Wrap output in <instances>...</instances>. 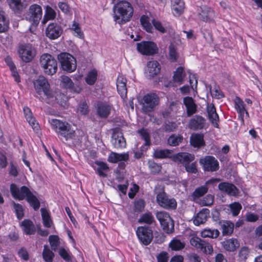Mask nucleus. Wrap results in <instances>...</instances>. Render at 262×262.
<instances>
[{"label": "nucleus", "mask_w": 262, "mask_h": 262, "mask_svg": "<svg viewBox=\"0 0 262 262\" xmlns=\"http://www.w3.org/2000/svg\"><path fill=\"white\" fill-rule=\"evenodd\" d=\"M60 136L64 138L66 141L72 139L75 137V129L71 124L68 122V125H66Z\"/></svg>", "instance_id": "32"}, {"label": "nucleus", "mask_w": 262, "mask_h": 262, "mask_svg": "<svg viewBox=\"0 0 262 262\" xmlns=\"http://www.w3.org/2000/svg\"><path fill=\"white\" fill-rule=\"evenodd\" d=\"M169 55L170 59L172 61H175L177 58V52L176 46L171 43L169 47Z\"/></svg>", "instance_id": "56"}, {"label": "nucleus", "mask_w": 262, "mask_h": 262, "mask_svg": "<svg viewBox=\"0 0 262 262\" xmlns=\"http://www.w3.org/2000/svg\"><path fill=\"white\" fill-rule=\"evenodd\" d=\"M157 201L160 206L167 209H174L177 206V203L175 199L169 198L164 191H162L157 194Z\"/></svg>", "instance_id": "12"}, {"label": "nucleus", "mask_w": 262, "mask_h": 262, "mask_svg": "<svg viewBox=\"0 0 262 262\" xmlns=\"http://www.w3.org/2000/svg\"><path fill=\"white\" fill-rule=\"evenodd\" d=\"M113 108L112 105L105 102H99L97 105V114L101 118H106Z\"/></svg>", "instance_id": "17"}, {"label": "nucleus", "mask_w": 262, "mask_h": 262, "mask_svg": "<svg viewBox=\"0 0 262 262\" xmlns=\"http://www.w3.org/2000/svg\"><path fill=\"white\" fill-rule=\"evenodd\" d=\"M223 234H230L233 231L234 224L229 221H224L221 222Z\"/></svg>", "instance_id": "40"}, {"label": "nucleus", "mask_w": 262, "mask_h": 262, "mask_svg": "<svg viewBox=\"0 0 262 262\" xmlns=\"http://www.w3.org/2000/svg\"><path fill=\"white\" fill-rule=\"evenodd\" d=\"M154 239L155 244H162L165 240V236L162 233H156Z\"/></svg>", "instance_id": "63"}, {"label": "nucleus", "mask_w": 262, "mask_h": 262, "mask_svg": "<svg viewBox=\"0 0 262 262\" xmlns=\"http://www.w3.org/2000/svg\"><path fill=\"white\" fill-rule=\"evenodd\" d=\"M156 217L165 232L170 233L173 231L174 223L167 212L165 211L158 212L156 214Z\"/></svg>", "instance_id": "8"}, {"label": "nucleus", "mask_w": 262, "mask_h": 262, "mask_svg": "<svg viewBox=\"0 0 262 262\" xmlns=\"http://www.w3.org/2000/svg\"><path fill=\"white\" fill-rule=\"evenodd\" d=\"M58 6L60 10L64 14L72 15L71 8L67 3L59 2Z\"/></svg>", "instance_id": "58"}, {"label": "nucleus", "mask_w": 262, "mask_h": 262, "mask_svg": "<svg viewBox=\"0 0 262 262\" xmlns=\"http://www.w3.org/2000/svg\"><path fill=\"white\" fill-rule=\"evenodd\" d=\"M234 103L235 110L241 117L243 116L245 113L248 114L244 102L239 97L234 98Z\"/></svg>", "instance_id": "34"}, {"label": "nucleus", "mask_w": 262, "mask_h": 262, "mask_svg": "<svg viewBox=\"0 0 262 262\" xmlns=\"http://www.w3.org/2000/svg\"><path fill=\"white\" fill-rule=\"evenodd\" d=\"M201 11L199 12L200 18L205 22L210 23L213 21L215 14L210 8L204 6L201 8Z\"/></svg>", "instance_id": "22"}, {"label": "nucleus", "mask_w": 262, "mask_h": 262, "mask_svg": "<svg viewBox=\"0 0 262 262\" xmlns=\"http://www.w3.org/2000/svg\"><path fill=\"white\" fill-rule=\"evenodd\" d=\"M128 154L127 153L118 154L111 152L108 156L107 161L112 163L127 161L128 160Z\"/></svg>", "instance_id": "27"}, {"label": "nucleus", "mask_w": 262, "mask_h": 262, "mask_svg": "<svg viewBox=\"0 0 262 262\" xmlns=\"http://www.w3.org/2000/svg\"><path fill=\"white\" fill-rule=\"evenodd\" d=\"M174 186L180 191L183 192L186 190L187 184L185 181L180 182L178 180H175Z\"/></svg>", "instance_id": "60"}, {"label": "nucleus", "mask_w": 262, "mask_h": 262, "mask_svg": "<svg viewBox=\"0 0 262 262\" xmlns=\"http://www.w3.org/2000/svg\"><path fill=\"white\" fill-rule=\"evenodd\" d=\"M70 29L75 36L80 39H84V33L81 29L80 24L78 23L73 21L72 24L70 26Z\"/></svg>", "instance_id": "35"}, {"label": "nucleus", "mask_w": 262, "mask_h": 262, "mask_svg": "<svg viewBox=\"0 0 262 262\" xmlns=\"http://www.w3.org/2000/svg\"><path fill=\"white\" fill-rule=\"evenodd\" d=\"M184 9V3L182 0H171V9L174 16H180Z\"/></svg>", "instance_id": "31"}, {"label": "nucleus", "mask_w": 262, "mask_h": 262, "mask_svg": "<svg viewBox=\"0 0 262 262\" xmlns=\"http://www.w3.org/2000/svg\"><path fill=\"white\" fill-rule=\"evenodd\" d=\"M207 112L209 120L211 122L214 127L218 128L219 116L216 113V109L212 104H208L207 106Z\"/></svg>", "instance_id": "25"}, {"label": "nucleus", "mask_w": 262, "mask_h": 262, "mask_svg": "<svg viewBox=\"0 0 262 262\" xmlns=\"http://www.w3.org/2000/svg\"><path fill=\"white\" fill-rule=\"evenodd\" d=\"M20 226L23 232L27 235L34 234L36 231L33 223L28 219L23 221L20 224Z\"/></svg>", "instance_id": "26"}, {"label": "nucleus", "mask_w": 262, "mask_h": 262, "mask_svg": "<svg viewBox=\"0 0 262 262\" xmlns=\"http://www.w3.org/2000/svg\"><path fill=\"white\" fill-rule=\"evenodd\" d=\"M152 23L155 29L158 31L162 33H164L166 32V30L165 28L163 26L160 21L154 19L152 20Z\"/></svg>", "instance_id": "59"}, {"label": "nucleus", "mask_w": 262, "mask_h": 262, "mask_svg": "<svg viewBox=\"0 0 262 262\" xmlns=\"http://www.w3.org/2000/svg\"><path fill=\"white\" fill-rule=\"evenodd\" d=\"M148 166L152 173H157L161 171V166L152 161H149Z\"/></svg>", "instance_id": "62"}, {"label": "nucleus", "mask_w": 262, "mask_h": 262, "mask_svg": "<svg viewBox=\"0 0 262 262\" xmlns=\"http://www.w3.org/2000/svg\"><path fill=\"white\" fill-rule=\"evenodd\" d=\"M214 202V196L211 194H207L204 198L196 201V203L202 206H208L211 205Z\"/></svg>", "instance_id": "46"}, {"label": "nucleus", "mask_w": 262, "mask_h": 262, "mask_svg": "<svg viewBox=\"0 0 262 262\" xmlns=\"http://www.w3.org/2000/svg\"><path fill=\"white\" fill-rule=\"evenodd\" d=\"M126 84V78L122 75L118 76L116 82L117 91L123 100L126 98L127 95V91Z\"/></svg>", "instance_id": "19"}, {"label": "nucleus", "mask_w": 262, "mask_h": 262, "mask_svg": "<svg viewBox=\"0 0 262 262\" xmlns=\"http://www.w3.org/2000/svg\"><path fill=\"white\" fill-rule=\"evenodd\" d=\"M60 85L66 89L76 93H79L81 91V88L78 86H75L72 80L67 76H61Z\"/></svg>", "instance_id": "23"}, {"label": "nucleus", "mask_w": 262, "mask_h": 262, "mask_svg": "<svg viewBox=\"0 0 262 262\" xmlns=\"http://www.w3.org/2000/svg\"><path fill=\"white\" fill-rule=\"evenodd\" d=\"M14 208L17 218L20 220L24 216V209L21 205L14 203Z\"/></svg>", "instance_id": "61"}, {"label": "nucleus", "mask_w": 262, "mask_h": 262, "mask_svg": "<svg viewBox=\"0 0 262 262\" xmlns=\"http://www.w3.org/2000/svg\"><path fill=\"white\" fill-rule=\"evenodd\" d=\"M210 91L212 97L214 98L220 99L224 97V94L218 86H215L213 89L210 88Z\"/></svg>", "instance_id": "55"}, {"label": "nucleus", "mask_w": 262, "mask_h": 262, "mask_svg": "<svg viewBox=\"0 0 262 262\" xmlns=\"http://www.w3.org/2000/svg\"><path fill=\"white\" fill-rule=\"evenodd\" d=\"M35 96L41 101L47 103H53L57 99L54 91L51 89L47 79L43 76H39L33 81Z\"/></svg>", "instance_id": "1"}, {"label": "nucleus", "mask_w": 262, "mask_h": 262, "mask_svg": "<svg viewBox=\"0 0 262 262\" xmlns=\"http://www.w3.org/2000/svg\"><path fill=\"white\" fill-rule=\"evenodd\" d=\"M205 123V120L201 116L196 115L190 119L188 127L192 130L202 129L204 127Z\"/></svg>", "instance_id": "24"}, {"label": "nucleus", "mask_w": 262, "mask_h": 262, "mask_svg": "<svg viewBox=\"0 0 262 262\" xmlns=\"http://www.w3.org/2000/svg\"><path fill=\"white\" fill-rule=\"evenodd\" d=\"M113 12L114 21L118 24H123L129 21L132 18L134 8L128 2L121 1L114 6Z\"/></svg>", "instance_id": "2"}, {"label": "nucleus", "mask_w": 262, "mask_h": 262, "mask_svg": "<svg viewBox=\"0 0 262 262\" xmlns=\"http://www.w3.org/2000/svg\"><path fill=\"white\" fill-rule=\"evenodd\" d=\"M220 234V232L217 229H205L201 233V235L203 237L216 238Z\"/></svg>", "instance_id": "43"}, {"label": "nucleus", "mask_w": 262, "mask_h": 262, "mask_svg": "<svg viewBox=\"0 0 262 262\" xmlns=\"http://www.w3.org/2000/svg\"><path fill=\"white\" fill-rule=\"evenodd\" d=\"M54 94L55 97L57 98V100L53 103H49L50 104L54 105L55 103H58L60 105H64L66 104L67 101V97L64 94L61 93L57 94L55 91Z\"/></svg>", "instance_id": "51"}, {"label": "nucleus", "mask_w": 262, "mask_h": 262, "mask_svg": "<svg viewBox=\"0 0 262 262\" xmlns=\"http://www.w3.org/2000/svg\"><path fill=\"white\" fill-rule=\"evenodd\" d=\"M190 143L194 147H200L204 145L203 136L199 134H193L190 137Z\"/></svg>", "instance_id": "36"}, {"label": "nucleus", "mask_w": 262, "mask_h": 262, "mask_svg": "<svg viewBox=\"0 0 262 262\" xmlns=\"http://www.w3.org/2000/svg\"><path fill=\"white\" fill-rule=\"evenodd\" d=\"M145 207V202L143 200H139L135 203V210L137 212H141Z\"/></svg>", "instance_id": "64"}, {"label": "nucleus", "mask_w": 262, "mask_h": 262, "mask_svg": "<svg viewBox=\"0 0 262 262\" xmlns=\"http://www.w3.org/2000/svg\"><path fill=\"white\" fill-rule=\"evenodd\" d=\"M45 9V15L41 21L43 25H45L49 20L54 19L56 16V11L51 7L46 6Z\"/></svg>", "instance_id": "33"}, {"label": "nucleus", "mask_w": 262, "mask_h": 262, "mask_svg": "<svg viewBox=\"0 0 262 262\" xmlns=\"http://www.w3.org/2000/svg\"><path fill=\"white\" fill-rule=\"evenodd\" d=\"M183 140L181 135H172L167 140L168 144L170 146H176L179 145Z\"/></svg>", "instance_id": "47"}, {"label": "nucleus", "mask_w": 262, "mask_h": 262, "mask_svg": "<svg viewBox=\"0 0 262 262\" xmlns=\"http://www.w3.org/2000/svg\"><path fill=\"white\" fill-rule=\"evenodd\" d=\"M183 103L186 108L187 114L188 116H190L196 112V105L192 97H184Z\"/></svg>", "instance_id": "29"}, {"label": "nucleus", "mask_w": 262, "mask_h": 262, "mask_svg": "<svg viewBox=\"0 0 262 262\" xmlns=\"http://www.w3.org/2000/svg\"><path fill=\"white\" fill-rule=\"evenodd\" d=\"M97 72L96 70H91L85 78V82L89 85H93L97 80Z\"/></svg>", "instance_id": "45"}, {"label": "nucleus", "mask_w": 262, "mask_h": 262, "mask_svg": "<svg viewBox=\"0 0 262 262\" xmlns=\"http://www.w3.org/2000/svg\"><path fill=\"white\" fill-rule=\"evenodd\" d=\"M62 28L57 23H52L48 25L46 29V36L51 39L58 38L62 33Z\"/></svg>", "instance_id": "15"}, {"label": "nucleus", "mask_w": 262, "mask_h": 262, "mask_svg": "<svg viewBox=\"0 0 262 262\" xmlns=\"http://www.w3.org/2000/svg\"><path fill=\"white\" fill-rule=\"evenodd\" d=\"M40 211L43 226L46 228L51 227L53 223L48 210L42 208Z\"/></svg>", "instance_id": "37"}, {"label": "nucleus", "mask_w": 262, "mask_h": 262, "mask_svg": "<svg viewBox=\"0 0 262 262\" xmlns=\"http://www.w3.org/2000/svg\"><path fill=\"white\" fill-rule=\"evenodd\" d=\"M139 104L141 106L142 111L145 113L152 112L154 108L159 104V98L155 93H149L142 98L138 99Z\"/></svg>", "instance_id": "4"}, {"label": "nucleus", "mask_w": 262, "mask_h": 262, "mask_svg": "<svg viewBox=\"0 0 262 262\" xmlns=\"http://www.w3.org/2000/svg\"><path fill=\"white\" fill-rule=\"evenodd\" d=\"M171 154V151L168 149H157L154 153L156 158H165L168 157Z\"/></svg>", "instance_id": "50"}, {"label": "nucleus", "mask_w": 262, "mask_h": 262, "mask_svg": "<svg viewBox=\"0 0 262 262\" xmlns=\"http://www.w3.org/2000/svg\"><path fill=\"white\" fill-rule=\"evenodd\" d=\"M95 164L97 166V167L94 168L97 171V173L100 176L106 177V174L104 172V171L107 170L108 167L105 163L103 162L96 161Z\"/></svg>", "instance_id": "44"}, {"label": "nucleus", "mask_w": 262, "mask_h": 262, "mask_svg": "<svg viewBox=\"0 0 262 262\" xmlns=\"http://www.w3.org/2000/svg\"><path fill=\"white\" fill-rule=\"evenodd\" d=\"M48 247H44L42 252L43 258L46 262H53L54 254L48 248Z\"/></svg>", "instance_id": "49"}, {"label": "nucleus", "mask_w": 262, "mask_h": 262, "mask_svg": "<svg viewBox=\"0 0 262 262\" xmlns=\"http://www.w3.org/2000/svg\"><path fill=\"white\" fill-rule=\"evenodd\" d=\"M18 52L21 60L26 62L32 60L36 55L35 50L29 43L20 45L18 47Z\"/></svg>", "instance_id": "10"}, {"label": "nucleus", "mask_w": 262, "mask_h": 262, "mask_svg": "<svg viewBox=\"0 0 262 262\" xmlns=\"http://www.w3.org/2000/svg\"><path fill=\"white\" fill-rule=\"evenodd\" d=\"M154 221V218L150 212H146L142 214L138 220L139 223L151 224Z\"/></svg>", "instance_id": "48"}, {"label": "nucleus", "mask_w": 262, "mask_h": 262, "mask_svg": "<svg viewBox=\"0 0 262 262\" xmlns=\"http://www.w3.org/2000/svg\"><path fill=\"white\" fill-rule=\"evenodd\" d=\"M185 77V74L184 72L183 68L179 67L174 72L173 78L174 82L181 84L183 82Z\"/></svg>", "instance_id": "41"}, {"label": "nucleus", "mask_w": 262, "mask_h": 262, "mask_svg": "<svg viewBox=\"0 0 262 262\" xmlns=\"http://www.w3.org/2000/svg\"><path fill=\"white\" fill-rule=\"evenodd\" d=\"M10 8L14 11H21L24 8V0H7Z\"/></svg>", "instance_id": "39"}, {"label": "nucleus", "mask_w": 262, "mask_h": 262, "mask_svg": "<svg viewBox=\"0 0 262 262\" xmlns=\"http://www.w3.org/2000/svg\"><path fill=\"white\" fill-rule=\"evenodd\" d=\"M191 246H204L205 242L198 236L193 235L190 238Z\"/></svg>", "instance_id": "57"}, {"label": "nucleus", "mask_w": 262, "mask_h": 262, "mask_svg": "<svg viewBox=\"0 0 262 262\" xmlns=\"http://www.w3.org/2000/svg\"><path fill=\"white\" fill-rule=\"evenodd\" d=\"M61 69L69 73L75 71L77 68L75 58L68 53H61L58 56Z\"/></svg>", "instance_id": "7"}, {"label": "nucleus", "mask_w": 262, "mask_h": 262, "mask_svg": "<svg viewBox=\"0 0 262 262\" xmlns=\"http://www.w3.org/2000/svg\"><path fill=\"white\" fill-rule=\"evenodd\" d=\"M200 162L203 164L205 170L215 171L219 168V163L217 160L212 156H206L205 158L201 159Z\"/></svg>", "instance_id": "14"}, {"label": "nucleus", "mask_w": 262, "mask_h": 262, "mask_svg": "<svg viewBox=\"0 0 262 262\" xmlns=\"http://www.w3.org/2000/svg\"><path fill=\"white\" fill-rule=\"evenodd\" d=\"M10 191L13 198L19 200L26 199L34 210H36L40 207V202L37 197L31 192L26 186L18 188L15 184L10 186Z\"/></svg>", "instance_id": "3"}, {"label": "nucleus", "mask_w": 262, "mask_h": 262, "mask_svg": "<svg viewBox=\"0 0 262 262\" xmlns=\"http://www.w3.org/2000/svg\"><path fill=\"white\" fill-rule=\"evenodd\" d=\"M141 138L144 139L145 143L144 144L146 146H149L150 144L149 135L147 130L142 129L138 132Z\"/></svg>", "instance_id": "54"}, {"label": "nucleus", "mask_w": 262, "mask_h": 262, "mask_svg": "<svg viewBox=\"0 0 262 262\" xmlns=\"http://www.w3.org/2000/svg\"><path fill=\"white\" fill-rule=\"evenodd\" d=\"M112 143L116 148H123L126 145L125 140L121 132H114L112 137Z\"/></svg>", "instance_id": "20"}, {"label": "nucleus", "mask_w": 262, "mask_h": 262, "mask_svg": "<svg viewBox=\"0 0 262 262\" xmlns=\"http://www.w3.org/2000/svg\"><path fill=\"white\" fill-rule=\"evenodd\" d=\"M229 207L232 212V215L234 216H237L239 214L242 208L241 204L238 202L231 203L229 205Z\"/></svg>", "instance_id": "52"}, {"label": "nucleus", "mask_w": 262, "mask_h": 262, "mask_svg": "<svg viewBox=\"0 0 262 262\" xmlns=\"http://www.w3.org/2000/svg\"><path fill=\"white\" fill-rule=\"evenodd\" d=\"M141 24L143 28L147 32H152L153 28L150 24V18L145 15H143L140 18Z\"/></svg>", "instance_id": "42"}, {"label": "nucleus", "mask_w": 262, "mask_h": 262, "mask_svg": "<svg viewBox=\"0 0 262 262\" xmlns=\"http://www.w3.org/2000/svg\"><path fill=\"white\" fill-rule=\"evenodd\" d=\"M49 122L52 128L58 136L61 135L66 125H68L67 122L56 119H49Z\"/></svg>", "instance_id": "21"}, {"label": "nucleus", "mask_w": 262, "mask_h": 262, "mask_svg": "<svg viewBox=\"0 0 262 262\" xmlns=\"http://www.w3.org/2000/svg\"><path fill=\"white\" fill-rule=\"evenodd\" d=\"M9 23L5 17L3 12H0V32H4L7 30Z\"/></svg>", "instance_id": "53"}, {"label": "nucleus", "mask_w": 262, "mask_h": 262, "mask_svg": "<svg viewBox=\"0 0 262 262\" xmlns=\"http://www.w3.org/2000/svg\"><path fill=\"white\" fill-rule=\"evenodd\" d=\"M208 190V188L207 186L205 185L196 188L192 194L193 201L196 202V201L200 199V198L201 196L207 193Z\"/></svg>", "instance_id": "38"}, {"label": "nucleus", "mask_w": 262, "mask_h": 262, "mask_svg": "<svg viewBox=\"0 0 262 262\" xmlns=\"http://www.w3.org/2000/svg\"><path fill=\"white\" fill-rule=\"evenodd\" d=\"M160 70L161 66L158 61L155 60L149 61L147 64L145 74L149 78H152L160 73Z\"/></svg>", "instance_id": "16"}, {"label": "nucleus", "mask_w": 262, "mask_h": 262, "mask_svg": "<svg viewBox=\"0 0 262 262\" xmlns=\"http://www.w3.org/2000/svg\"><path fill=\"white\" fill-rule=\"evenodd\" d=\"M24 113L25 118L29 124L34 130H38L39 128L38 123L33 117L31 110L28 107L24 108Z\"/></svg>", "instance_id": "30"}, {"label": "nucleus", "mask_w": 262, "mask_h": 262, "mask_svg": "<svg viewBox=\"0 0 262 262\" xmlns=\"http://www.w3.org/2000/svg\"><path fill=\"white\" fill-rule=\"evenodd\" d=\"M40 63L46 74L52 75L57 72V61L51 55L48 54H42L40 58Z\"/></svg>", "instance_id": "6"}, {"label": "nucleus", "mask_w": 262, "mask_h": 262, "mask_svg": "<svg viewBox=\"0 0 262 262\" xmlns=\"http://www.w3.org/2000/svg\"><path fill=\"white\" fill-rule=\"evenodd\" d=\"M136 234L140 242L145 245L149 244L153 238L152 230L146 227H139Z\"/></svg>", "instance_id": "13"}, {"label": "nucleus", "mask_w": 262, "mask_h": 262, "mask_svg": "<svg viewBox=\"0 0 262 262\" xmlns=\"http://www.w3.org/2000/svg\"><path fill=\"white\" fill-rule=\"evenodd\" d=\"M218 188L220 191L228 195L236 196L238 194V189L232 184L222 182L219 184Z\"/></svg>", "instance_id": "18"}, {"label": "nucleus", "mask_w": 262, "mask_h": 262, "mask_svg": "<svg viewBox=\"0 0 262 262\" xmlns=\"http://www.w3.org/2000/svg\"><path fill=\"white\" fill-rule=\"evenodd\" d=\"M137 48L139 52L145 55H152L158 51L157 45L152 41H143L137 43Z\"/></svg>", "instance_id": "11"}, {"label": "nucleus", "mask_w": 262, "mask_h": 262, "mask_svg": "<svg viewBox=\"0 0 262 262\" xmlns=\"http://www.w3.org/2000/svg\"><path fill=\"white\" fill-rule=\"evenodd\" d=\"M209 216V210L208 209H203L199 212L194 217L193 223L196 226H199L206 222Z\"/></svg>", "instance_id": "28"}, {"label": "nucleus", "mask_w": 262, "mask_h": 262, "mask_svg": "<svg viewBox=\"0 0 262 262\" xmlns=\"http://www.w3.org/2000/svg\"><path fill=\"white\" fill-rule=\"evenodd\" d=\"M194 156L187 152L179 153L173 157L175 162L180 163L185 165L186 170L188 172L195 173L197 169L195 163H189L194 160Z\"/></svg>", "instance_id": "5"}, {"label": "nucleus", "mask_w": 262, "mask_h": 262, "mask_svg": "<svg viewBox=\"0 0 262 262\" xmlns=\"http://www.w3.org/2000/svg\"><path fill=\"white\" fill-rule=\"evenodd\" d=\"M42 16V10L41 6L37 4H33L29 7L26 18L30 21L33 25L37 26Z\"/></svg>", "instance_id": "9"}]
</instances>
